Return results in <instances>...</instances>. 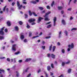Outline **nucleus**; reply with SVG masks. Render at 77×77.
Instances as JSON below:
<instances>
[{"label":"nucleus","mask_w":77,"mask_h":77,"mask_svg":"<svg viewBox=\"0 0 77 77\" xmlns=\"http://www.w3.org/2000/svg\"><path fill=\"white\" fill-rule=\"evenodd\" d=\"M51 13L50 11H48L47 13L45 14V15L44 16V17H45V21H49L50 19L48 18V15L50 14Z\"/></svg>","instance_id":"obj_1"},{"label":"nucleus","mask_w":77,"mask_h":77,"mask_svg":"<svg viewBox=\"0 0 77 77\" xmlns=\"http://www.w3.org/2000/svg\"><path fill=\"white\" fill-rule=\"evenodd\" d=\"M18 48V46L17 45H14L12 46V51H16V48Z\"/></svg>","instance_id":"obj_2"},{"label":"nucleus","mask_w":77,"mask_h":77,"mask_svg":"<svg viewBox=\"0 0 77 77\" xmlns=\"http://www.w3.org/2000/svg\"><path fill=\"white\" fill-rule=\"evenodd\" d=\"M69 47L67 49L68 51H70V48H74V44L72 43L71 45H68Z\"/></svg>","instance_id":"obj_3"},{"label":"nucleus","mask_w":77,"mask_h":77,"mask_svg":"<svg viewBox=\"0 0 77 77\" xmlns=\"http://www.w3.org/2000/svg\"><path fill=\"white\" fill-rule=\"evenodd\" d=\"M29 14L30 16H32V14H33V15L35 17H37V14H36V13H35V12H32H32H31V11H29Z\"/></svg>","instance_id":"obj_4"},{"label":"nucleus","mask_w":77,"mask_h":77,"mask_svg":"<svg viewBox=\"0 0 77 77\" xmlns=\"http://www.w3.org/2000/svg\"><path fill=\"white\" fill-rule=\"evenodd\" d=\"M4 28L5 27H3V28L0 29V35H4L3 30H4Z\"/></svg>","instance_id":"obj_5"},{"label":"nucleus","mask_w":77,"mask_h":77,"mask_svg":"<svg viewBox=\"0 0 77 77\" xmlns=\"http://www.w3.org/2000/svg\"><path fill=\"white\" fill-rule=\"evenodd\" d=\"M17 6L19 7L18 9L19 10H20L21 9V8L22 7V5H20V2L18 1H17Z\"/></svg>","instance_id":"obj_6"},{"label":"nucleus","mask_w":77,"mask_h":77,"mask_svg":"<svg viewBox=\"0 0 77 77\" xmlns=\"http://www.w3.org/2000/svg\"><path fill=\"white\" fill-rule=\"evenodd\" d=\"M57 20V18L56 17H54L53 19V26H56V20Z\"/></svg>","instance_id":"obj_7"},{"label":"nucleus","mask_w":77,"mask_h":77,"mask_svg":"<svg viewBox=\"0 0 77 77\" xmlns=\"http://www.w3.org/2000/svg\"><path fill=\"white\" fill-rule=\"evenodd\" d=\"M42 19H43V18L42 17H38V20L37 21V23H39L41 22V20H42Z\"/></svg>","instance_id":"obj_8"},{"label":"nucleus","mask_w":77,"mask_h":77,"mask_svg":"<svg viewBox=\"0 0 77 77\" xmlns=\"http://www.w3.org/2000/svg\"><path fill=\"white\" fill-rule=\"evenodd\" d=\"M35 21V19L31 18L29 20V23H32V22H34Z\"/></svg>","instance_id":"obj_9"},{"label":"nucleus","mask_w":77,"mask_h":77,"mask_svg":"<svg viewBox=\"0 0 77 77\" xmlns=\"http://www.w3.org/2000/svg\"><path fill=\"white\" fill-rule=\"evenodd\" d=\"M18 26H16L14 27V30L15 31H18Z\"/></svg>","instance_id":"obj_10"},{"label":"nucleus","mask_w":77,"mask_h":77,"mask_svg":"<svg viewBox=\"0 0 77 77\" xmlns=\"http://www.w3.org/2000/svg\"><path fill=\"white\" fill-rule=\"evenodd\" d=\"M29 69V68L28 67L25 70H23V74H24L25 72H27V71L28 70V69Z\"/></svg>","instance_id":"obj_11"},{"label":"nucleus","mask_w":77,"mask_h":77,"mask_svg":"<svg viewBox=\"0 0 77 77\" xmlns=\"http://www.w3.org/2000/svg\"><path fill=\"white\" fill-rule=\"evenodd\" d=\"M20 38L22 40H23L24 38V35L21 34L20 35Z\"/></svg>","instance_id":"obj_12"},{"label":"nucleus","mask_w":77,"mask_h":77,"mask_svg":"<svg viewBox=\"0 0 77 77\" xmlns=\"http://www.w3.org/2000/svg\"><path fill=\"white\" fill-rule=\"evenodd\" d=\"M7 24H8V26H11V22L9 21H8L7 22Z\"/></svg>","instance_id":"obj_13"},{"label":"nucleus","mask_w":77,"mask_h":77,"mask_svg":"<svg viewBox=\"0 0 77 77\" xmlns=\"http://www.w3.org/2000/svg\"><path fill=\"white\" fill-rule=\"evenodd\" d=\"M21 52H20V51H18L17 52H15L14 54L15 55H18V54H20Z\"/></svg>","instance_id":"obj_14"},{"label":"nucleus","mask_w":77,"mask_h":77,"mask_svg":"<svg viewBox=\"0 0 77 77\" xmlns=\"http://www.w3.org/2000/svg\"><path fill=\"white\" fill-rule=\"evenodd\" d=\"M62 23L63 24V25H65L66 24L65 21V20H62Z\"/></svg>","instance_id":"obj_15"},{"label":"nucleus","mask_w":77,"mask_h":77,"mask_svg":"<svg viewBox=\"0 0 77 77\" xmlns=\"http://www.w3.org/2000/svg\"><path fill=\"white\" fill-rule=\"evenodd\" d=\"M1 72H2L3 73H4L5 72V70L3 69H0V74H2Z\"/></svg>","instance_id":"obj_16"},{"label":"nucleus","mask_w":77,"mask_h":77,"mask_svg":"<svg viewBox=\"0 0 77 77\" xmlns=\"http://www.w3.org/2000/svg\"><path fill=\"white\" fill-rule=\"evenodd\" d=\"M31 60V58H27L26 59L25 62H27Z\"/></svg>","instance_id":"obj_17"},{"label":"nucleus","mask_w":77,"mask_h":77,"mask_svg":"<svg viewBox=\"0 0 77 77\" xmlns=\"http://www.w3.org/2000/svg\"><path fill=\"white\" fill-rule=\"evenodd\" d=\"M51 56L53 59H55V55L53 54H51Z\"/></svg>","instance_id":"obj_18"},{"label":"nucleus","mask_w":77,"mask_h":77,"mask_svg":"<svg viewBox=\"0 0 77 77\" xmlns=\"http://www.w3.org/2000/svg\"><path fill=\"white\" fill-rule=\"evenodd\" d=\"M41 48L43 50H45V46H42L41 47Z\"/></svg>","instance_id":"obj_19"},{"label":"nucleus","mask_w":77,"mask_h":77,"mask_svg":"<svg viewBox=\"0 0 77 77\" xmlns=\"http://www.w3.org/2000/svg\"><path fill=\"white\" fill-rule=\"evenodd\" d=\"M58 9L59 10H60L63 9V7H58Z\"/></svg>","instance_id":"obj_20"},{"label":"nucleus","mask_w":77,"mask_h":77,"mask_svg":"<svg viewBox=\"0 0 77 77\" xmlns=\"http://www.w3.org/2000/svg\"><path fill=\"white\" fill-rule=\"evenodd\" d=\"M56 49V47L55 46H54L53 48V51L54 52Z\"/></svg>","instance_id":"obj_21"},{"label":"nucleus","mask_w":77,"mask_h":77,"mask_svg":"<svg viewBox=\"0 0 77 77\" xmlns=\"http://www.w3.org/2000/svg\"><path fill=\"white\" fill-rule=\"evenodd\" d=\"M64 33L66 35V36H68V32L67 31H65L64 32Z\"/></svg>","instance_id":"obj_22"},{"label":"nucleus","mask_w":77,"mask_h":77,"mask_svg":"<svg viewBox=\"0 0 77 77\" xmlns=\"http://www.w3.org/2000/svg\"><path fill=\"white\" fill-rule=\"evenodd\" d=\"M71 31H73V30H77V28H72L71 30Z\"/></svg>","instance_id":"obj_23"},{"label":"nucleus","mask_w":77,"mask_h":77,"mask_svg":"<svg viewBox=\"0 0 77 77\" xmlns=\"http://www.w3.org/2000/svg\"><path fill=\"white\" fill-rule=\"evenodd\" d=\"M51 69V68H50V66H47V69L48 71H50Z\"/></svg>","instance_id":"obj_24"},{"label":"nucleus","mask_w":77,"mask_h":77,"mask_svg":"<svg viewBox=\"0 0 77 77\" xmlns=\"http://www.w3.org/2000/svg\"><path fill=\"white\" fill-rule=\"evenodd\" d=\"M31 3L33 4H36V1H32L31 2Z\"/></svg>","instance_id":"obj_25"},{"label":"nucleus","mask_w":77,"mask_h":77,"mask_svg":"<svg viewBox=\"0 0 77 77\" xmlns=\"http://www.w3.org/2000/svg\"><path fill=\"white\" fill-rule=\"evenodd\" d=\"M54 2L53 1L51 4V7H53V5H54Z\"/></svg>","instance_id":"obj_26"},{"label":"nucleus","mask_w":77,"mask_h":77,"mask_svg":"<svg viewBox=\"0 0 77 77\" xmlns=\"http://www.w3.org/2000/svg\"><path fill=\"white\" fill-rule=\"evenodd\" d=\"M51 27V24H50L47 26V28H49Z\"/></svg>","instance_id":"obj_27"},{"label":"nucleus","mask_w":77,"mask_h":77,"mask_svg":"<svg viewBox=\"0 0 77 77\" xmlns=\"http://www.w3.org/2000/svg\"><path fill=\"white\" fill-rule=\"evenodd\" d=\"M4 39V37L3 36H0V40H2V39Z\"/></svg>","instance_id":"obj_28"},{"label":"nucleus","mask_w":77,"mask_h":77,"mask_svg":"<svg viewBox=\"0 0 77 77\" xmlns=\"http://www.w3.org/2000/svg\"><path fill=\"white\" fill-rule=\"evenodd\" d=\"M52 48V45H51L49 47V50L51 51V48Z\"/></svg>","instance_id":"obj_29"},{"label":"nucleus","mask_w":77,"mask_h":77,"mask_svg":"<svg viewBox=\"0 0 77 77\" xmlns=\"http://www.w3.org/2000/svg\"><path fill=\"white\" fill-rule=\"evenodd\" d=\"M16 72V76L17 77H18V76H19V73L17 71Z\"/></svg>","instance_id":"obj_30"},{"label":"nucleus","mask_w":77,"mask_h":77,"mask_svg":"<svg viewBox=\"0 0 77 77\" xmlns=\"http://www.w3.org/2000/svg\"><path fill=\"white\" fill-rule=\"evenodd\" d=\"M19 23L20 25H22V24H23V22L21 21H19Z\"/></svg>","instance_id":"obj_31"},{"label":"nucleus","mask_w":77,"mask_h":77,"mask_svg":"<svg viewBox=\"0 0 77 77\" xmlns=\"http://www.w3.org/2000/svg\"><path fill=\"white\" fill-rule=\"evenodd\" d=\"M38 8L40 10H43L44 9V8L42 7H39Z\"/></svg>","instance_id":"obj_32"},{"label":"nucleus","mask_w":77,"mask_h":77,"mask_svg":"<svg viewBox=\"0 0 77 77\" xmlns=\"http://www.w3.org/2000/svg\"><path fill=\"white\" fill-rule=\"evenodd\" d=\"M61 51L63 53H65V50L64 49H62L61 50Z\"/></svg>","instance_id":"obj_33"},{"label":"nucleus","mask_w":77,"mask_h":77,"mask_svg":"<svg viewBox=\"0 0 77 77\" xmlns=\"http://www.w3.org/2000/svg\"><path fill=\"white\" fill-rule=\"evenodd\" d=\"M70 63V60H68V62H67L65 63L66 64H69Z\"/></svg>","instance_id":"obj_34"},{"label":"nucleus","mask_w":77,"mask_h":77,"mask_svg":"<svg viewBox=\"0 0 77 77\" xmlns=\"http://www.w3.org/2000/svg\"><path fill=\"white\" fill-rule=\"evenodd\" d=\"M46 8L47 9H50V6L48 5L46 6Z\"/></svg>","instance_id":"obj_35"},{"label":"nucleus","mask_w":77,"mask_h":77,"mask_svg":"<svg viewBox=\"0 0 77 77\" xmlns=\"http://www.w3.org/2000/svg\"><path fill=\"white\" fill-rule=\"evenodd\" d=\"M71 69H69V70H68V72L69 73H70V72H71Z\"/></svg>","instance_id":"obj_36"},{"label":"nucleus","mask_w":77,"mask_h":77,"mask_svg":"<svg viewBox=\"0 0 77 77\" xmlns=\"http://www.w3.org/2000/svg\"><path fill=\"white\" fill-rule=\"evenodd\" d=\"M5 58V57H0V59H3Z\"/></svg>","instance_id":"obj_37"},{"label":"nucleus","mask_w":77,"mask_h":77,"mask_svg":"<svg viewBox=\"0 0 77 77\" xmlns=\"http://www.w3.org/2000/svg\"><path fill=\"white\" fill-rule=\"evenodd\" d=\"M45 77H48V74H47V73H46V72H45Z\"/></svg>","instance_id":"obj_38"},{"label":"nucleus","mask_w":77,"mask_h":77,"mask_svg":"<svg viewBox=\"0 0 77 77\" xmlns=\"http://www.w3.org/2000/svg\"><path fill=\"white\" fill-rule=\"evenodd\" d=\"M29 36H32V32H29Z\"/></svg>","instance_id":"obj_39"},{"label":"nucleus","mask_w":77,"mask_h":77,"mask_svg":"<svg viewBox=\"0 0 77 77\" xmlns=\"http://www.w3.org/2000/svg\"><path fill=\"white\" fill-rule=\"evenodd\" d=\"M51 38V36H47V37H46L45 38L46 39H49Z\"/></svg>","instance_id":"obj_40"},{"label":"nucleus","mask_w":77,"mask_h":77,"mask_svg":"<svg viewBox=\"0 0 77 77\" xmlns=\"http://www.w3.org/2000/svg\"><path fill=\"white\" fill-rule=\"evenodd\" d=\"M61 33H62V32H61V31H60L59 32V38H60V35H61Z\"/></svg>","instance_id":"obj_41"},{"label":"nucleus","mask_w":77,"mask_h":77,"mask_svg":"<svg viewBox=\"0 0 77 77\" xmlns=\"http://www.w3.org/2000/svg\"><path fill=\"white\" fill-rule=\"evenodd\" d=\"M22 62H23V61L22 60H19L18 61V62H19V63H21Z\"/></svg>","instance_id":"obj_42"},{"label":"nucleus","mask_w":77,"mask_h":77,"mask_svg":"<svg viewBox=\"0 0 77 77\" xmlns=\"http://www.w3.org/2000/svg\"><path fill=\"white\" fill-rule=\"evenodd\" d=\"M15 4V2H14L12 3V6H14V5Z\"/></svg>","instance_id":"obj_43"},{"label":"nucleus","mask_w":77,"mask_h":77,"mask_svg":"<svg viewBox=\"0 0 77 77\" xmlns=\"http://www.w3.org/2000/svg\"><path fill=\"white\" fill-rule=\"evenodd\" d=\"M25 17L26 18H27L28 17V15H27V14H25Z\"/></svg>","instance_id":"obj_44"},{"label":"nucleus","mask_w":77,"mask_h":77,"mask_svg":"<svg viewBox=\"0 0 77 77\" xmlns=\"http://www.w3.org/2000/svg\"><path fill=\"white\" fill-rule=\"evenodd\" d=\"M6 6H5V7H4L3 9V11H5V9H6Z\"/></svg>","instance_id":"obj_45"},{"label":"nucleus","mask_w":77,"mask_h":77,"mask_svg":"<svg viewBox=\"0 0 77 77\" xmlns=\"http://www.w3.org/2000/svg\"><path fill=\"white\" fill-rule=\"evenodd\" d=\"M65 63H64V62H62V66H64V65H65Z\"/></svg>","instance_id":"obj_46"},{"label":"nucleus","mask_w":77,"mask_h":77,"mask_svg":"<svg viewBox=\"0 0 77 77\" xmlns=\"http://www.w3.org/2000/svg\"><path fill=\"white\" fill-rule=\"evenodd\" d=\"M7 61H8V62H10V59L9 58H8L7 59Z\"/></svg>","instance_id":"obj_47"},{"label":"nucleus","mask_w":77,"mask_h":77,"mask_svg":"<svg viewBox=\"0 0 77 77\" xmlns=\"http://www.w3.org/2000/svg\"><path fill=\"white\" fill-rule=\"evenodd\" d=\"M30 26L29 25H28V24H27V25L26 26V27H27V28H28V29L29 28H30Z\"/></svg>","instance_id":"obj_48"},{"label":"nucleus","mask_w":77,"mask_h":77,"mask_svg":"<svg viewBox=\"0 0 77 77\" xmlns=\"http://www.w3.org/2000/svg\"><path fill=\"white\" fill-rule=\"evenodd\" d=\"M37 37H39V36L37 35V36H34L32 37L33 38H37Z\"/></svg>","instance_id":"obj_49"},{"label":"nucleus","mask_w":77,"mask_h":77,"mask_svg":"<svg viewBox=\"0 0 77 77\" xmlns=\"http://www.w3.org/2000/svg\"><path fill=\"white\" fill-rule=\"evenodd\" d=\"M14 63H16V58H14Z\"/></svg>","instance_id":"obj_50"},{"label":"nucleus","mask_w":77,"mask_h":77,"mask_svg":"<svg viewBox=\"0 0 77 77\" xmlns=\"http://www.w3.org/2000/svg\"><path fill=\"white\" fill-rule=\"evenodd\" d=\"M73 19V17H72L71 16L70 17V20H72Z\"/></svg>","instance_id":"obj_51"},{"label":"nucleus","mask_w":77,"mask_h":77,"mask_svg":"<svg viewBox=\"0 0 77 77\" xmlns=\"http://www.w3.org/2000/svg\"><path fill=\"white\" fill-rule=\"evenodd\" d=\"M5 32H8V29H6L5 30Z\"/></svg>","instance_id":"obj_52"},{"label":"nucleus","mask_w":77,"mask_h":77,"mask_svg":"<svg viewBox=\"0 0 77 77\" xmlns=\"http://www.w3.org/2000/svg\"><path fill=\"white\" fill-rule=\"evenodd\" d=\"M51 66L52 68H54V66H53V64H51Z\"/></svg>","instance_id":"obj_53"},{"label":"nucleus","mask_w":77,"mask_h":77,"mask_svg":"<svg viewBox=\"0 0 77 77\" xmlns=\"http://www.w3.org/2000/svg\"><path fill=\"white\" fill-rule=\"evenodd\" d=\"M50 23H51V22H48L47 23H46V24L47 25V24H50Z\"/></svg>","instance_id":"obj_54"},{"label":"nucleus","mask_w":77,"mask_h":77,"mask_svg":"<svg viewBox=\"0 0 77 77\" xmlns=\"http://www.w3.org/2000/svg\"><path fill=\"white\" fill-rule=\"evenodd\" d=\"M24 42H27V40L26 39H25L24 40Z\"/></svg>","instance_id":"obj_55"},{"label":"nucleus","mask_w":77,"mask_h":77,"mask_svg":"<svg viewBox=\"0 0 77 77\" xmlns=\"http://www.w3.org/2000/svg\"><path fill=\"white\" fill-rule=\"evenodd\" d=\"M57 45L59 46L60 45V43L59 42H58L57 43Z\"/></svg>","instance_id":"obj_56"},{"label":"nucleus","mask_w":77,"mask_h":77,"mask_svg":"<svg viewBox=\"0 0 77 77\" xmlns=\"http://www.w3.org/2000/svg\"><path fill=\"white\" fill-rule=\"evenodd\" d=\"M35 24H36V23L35 22H33L32 23V25H35Z\"/></svg>","instance_id":"obj_57"},{"label":"nucleus","mask_w":77,"mask_h":77,"mask_svg":"<svg viewBox=\"0 0 77 77\" xmlns=\"http://www.w3.org/2000/svg\"><path fill=\"white\" fill-rule=\"evenodd\" d=\"M45 42L43 41L42 42V44H43V45H44L45 44Z\"/></svg>","instance_id":"obj_58"},{"label":"nucleus","mask_w":77,"mask_h":77,"mask_svg":"<svg viewBox=\"0 0 77 77\" xmlns=\"http://www.w3.org/2000/svg\"><path fill=\"white\" fill-rule=\"evenodd\" d=\"M48 57H50V54H48Z\"/></svg>","instance_id":"obj_59"},{"label":"nucleus","mask_w":77,"mask_h":77,"mask_svg":"<svg viewBox=\"0 0 77 77\" xmlns=\"http://www.w3.org/2000/svg\"><path fill=\"white\" fill-rule=\"evenodd\" d=\"M42 35V32H41L40 33V34L39 35V36H41V35Z\"/></svg>","instance_id":"obj_60"},{"label":"nucleus","mask_w":77,"mask_h":77,"mask_svg":"<svg viewBox=\"0 0 77 77\" xmlns=\"http://www.w3.org/2000/svg\"><path fill=\"white\" fill-rule=\"evenodd\" d=\"M41 71V69H39L38 71V73H39V72H40Z\"/></svg>","instance_id":"obj_61"},{"label":"nucleus","mask_w":77,"mask_h":77,"mask_svg":"<svg viewBox=\"0 0 77 77\" xmlns=\"http://www.w3.org/2000/svg\"><path fill=\"white\" fill-rule=\"evenodd\" d=\"M30 75H31V74H29L28 75V76H27V77H30Z\"/></svg>","instance_id":"obj_62"},{"label":"nucleus","mask_w":77,"mask_h":77,"mask_svg":"<svg viewBox=\"0 0 77 77\" xmlns=\"http://www.w3.org/2000/svg\"><path fill=\"white\" fill-rule=\"evenodd\" d=\"M51 75H53V73L51 72H50Z\"/></svg>","instance_id":"obj_63"},{"label":"nucleus","mask_w":77,"mask_h":77,"mask_svg":"<svg viewBox=\"0 0 77 77\" xmlns=\"http://www.w3.org/2000/svg\"><path fill=\"white\" fill-rule=\"evenodd\" d=\"M68 11H71V8H69L68 9Z\"/></svg>","instance_id":"obj_64"}]
</instances>
